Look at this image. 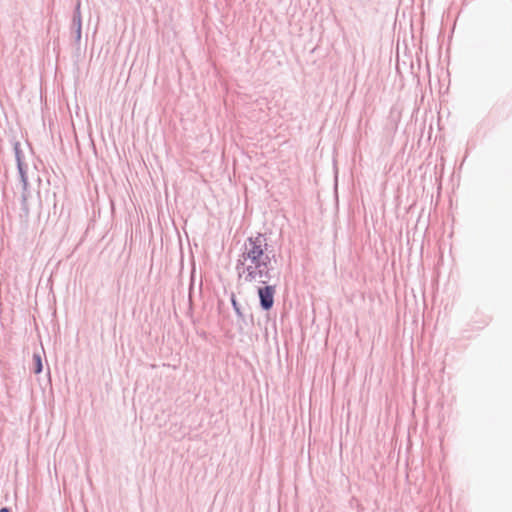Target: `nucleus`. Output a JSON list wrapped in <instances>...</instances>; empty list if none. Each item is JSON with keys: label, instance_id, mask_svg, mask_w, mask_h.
<instances>
[{"label": "nucleus", "instance_id": "3", "mask_svg": "<svg viewBox=\"0 0 512 512\" xmlns=\"http://www.w3.org/2000/svg\"><path fill=\"white\" fill-rule=\"evenodd\" d=\"M33 361H34V372L36 374H39L42 371V362H41V356L39 354L33 355Z\"/></svg>", "mask_w": 512, "mask_h": 512}, {"label": "nucleus", "instance_id": "2", "mask_svg": "<svg viewBox=\"0 0 512 512\" xmlns=\"http://www.w3.org/2000/svg\"><path fill=\"white\" fill-rule=\"evenodd\" d=\"M261 306L265 310H269L274 303L275 287L265 286L258 290Z\"/></svg>", "mask_w": 512, "mask_h": 512}, {"label": "nucleus", "instance_id": "4", "mask_svg": "<svg viewBox=\"0 0 512 512\" xmlns=\"http://www.w3.org/2000/svg\"><path fill=\"white\" fill-rule=\"evenodd\" d=\"M0 512H9V510L7 508H2L0 509Z\"/></svg>", "mask_w": 512, "mask_h": 512}, {"label": "nucleus", "instance_id": "1", "mask_svg": "<svg viewBox=\"0 0 512 512\" xmlns=\"http://www.w3.org/2000/svg\"><path fill=\"white\" fill-rule=\"evenodd\" d=\"M266 247L261 236L249 239L238 265L239 276L245 281L265 283L269 278L271 258L265 252Z\"/></svg>", "mask_w": 512, "mask_h": 512}]
</instances>
